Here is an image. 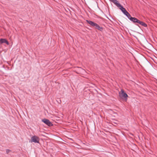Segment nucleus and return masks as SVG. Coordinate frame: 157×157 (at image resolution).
<instances>
[{"mask_svg": "<svg viewBox=\"0 0 157 157\" xmlns=\"http://www.w3.org/2000/svg\"><path fill=\"white\" fill-rule=\"evenodd\" d=\"M88 23L91 26L94 27L95 28L98 30L102 32L103 30V28L99 25L97 24L90 20H86Z\"/></svg>", "mask_w": 157, "mask_h": 157, "instance_id": "f257e3e1", "label": "nucleus"}, {"mask_svg": "<svg viewBox=\"0 0 157 157\" xmlns=\"http://www.w3.org/2000/svg\"><path fill=\"white\" fill-rule=\"evenodd\" d=\"M119 96L121 98L123 99L125 101L127 100L128 96L127 94L124 92V90H121V91L119 92Z\"/></svg>", "mask_w": 157, "mask_h": 157, "instance_id": "f03ea898", "label": "nucleus"}, {"mask_svg": "<svg viewBox=\"0 0 157 157\" xmlns=\"http://www.w3.org/2000/svg\"><path fill=\"white\" fill-rule=\"evenodd\" d=\"M40 138L36 136H33L31 137V143L34 142V143H40Z\"/></svg>", "mask_w": 157, "mask_h": 157, "instance_id": "7ed1b4c3", "label": "nucleus"}, {"mask_svg": "<svg viewBox=\"0 0 157 157\" xmlns=\"http://www.w3.org/2000/svg\"><path fill=\"white\" fill-rule=\"evenodd\" d=\"M42 121L49 126H51L53 125V124H52L51 122L48 119L44 118L42 119Z\"/></svg>", "mask_w": 157, "mask_h": 157, "instance_id": "20e7f679", "label": "nucleus"}, {"mask_svg": "<svg viewBox=\"0 0 157 157\" xmlns=\"http://www.w3.org/2000/svg\"><path fill=\"white\" fill-rule=\"evenodd\" d=\"M138 20H139L138 19L135 17H132V18H131L130 21L133 22L134 23H135L136 25L138 26L139 27H140V26L138 24H137V23Z\"/></svg>", "mask_w": 157, "mask_h": 157, "instance_id": "39448f33", "label": "nucleus"}, {"mask_svg": "<svg viewBox=\"0 0 157 157\" xmlns=\"http://www.w3.org/2000/svg\"><path fill=\"white\" fill-rule=\"evenodd\" d=\"M110 1L112 2L115 4L117 7H119L121 6V5L118 2L117 0H109Z\"/></svg>", "mask_w": 157, "mask_h": 157, "instance_id": "423d86ee", "label": "nucleus"}, {"mask_svg": "<svg viewBox=\"0 0 157 157\" xmlns=\"http://www.w3.org/2000/svg\"><path fill=\"white\" fill-rule=\"evenodd\" d=\"M137 24H138L139 25H142L144 27H147V25L146 24L145 22L143 21H141L139 20H138Z\"/></svg>", "mask_w": 157, "mask_h": 157, "instance_id": "0eeeda50", "label": "nucleus"}, {"mask_svg": "<svg viewBox=\"0 0 157 157\" xmlns=\"http://www.w3.org/2000/svg\"><path fill=\"white\" fill-rule=\"evenodd\" d=\"M6 43L7 45L9 44V42L5 39H0V44Z\"/></svg>", "mask_w": 157, "mask_h": 157, "instance_id": "6e6552de", "label": "nucleus"}, {"mask_svg": "<svg viewBox=\"0 0 157 157\" xmlns=\"http://www.w3.org/2000/svg\"><path fill=\"white\" fill-rule=\"evenodd\" d=\"M119 9H120L122 12L124 13L126 10V9L124 8L121 5L119 7Z\"/></svg>", "mask_w": 157, "mask_h": 157, "instance_id": "1a4fd4ad", "label": "nucleus"}, {"mask_svg": "<svg viewBox=\"0 0 157 157\" xmlns=\"http://www.w3.org/2000/svg\"><path fill=\"white\" fill-rule=\"evenodd\" d=\"M130 20H131V18H132V17H131V15L128 13L127 15L126 16Z\"/></svg>", "mask_w": 157, "mask_h": 157, "instance_id": "9d476101", "label": "nucleus"}, {"mask_svg": "<svg viewBox=\"0 0 157 157\" xmlns=\"http://www.w3.org/2000/svg\"><path fill=\"white\" fill-rule=\"evenodd\" d=\"M6 153L8 154L11 151L10 150L8 149H6Z\"/></svg>", "mask_w": 157, "mask_h": 157, "instance_id": "9b49d317", "label": "nucleus"}, {"mask_svg": "<svg viewBox=\"0 0 157 157\" xmlns=\"http://www.w3.org/2000/svg\"><path fill=\"white\" fill-rule=\"evenodd\" d=\"M128 13H129L126 10L124 13V14L126 16Z\"/></svg>", "mask_w": 157, "mask_h": 157, "instance_id": "f8f14e48", "label": "nucleus"}]
</instances>
